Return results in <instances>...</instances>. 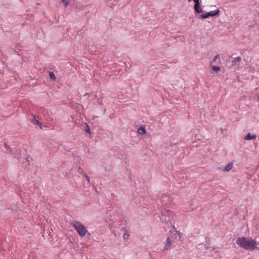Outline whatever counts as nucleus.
I'll return each mask as SVG.
<instances>
[{"label":"nucleus","mask_w":259,"mask_h":259,"mask_svg":"<svg viewBox=\"0 0 259 259\" xmlns=\"http://www.w3.org/2000/svg\"><path fill=\"white\" fill-rule=\"evenodd\" d=\"M236 243L240 247L246 250H253L256 248V242L251 239L244 237H239L236 240Z\"/></svg>","instance_id":"obj_1"},{"label":"nucleus","mask_w":259,"mask_h":259,"mask_svg":"<svg viewBox=\"0 0 259 259\" xmlns=\"http://www.w3.org/2000/svg\"><path fill=\"white\" fill-rule=\"evenodd\" d=\"M72 226L77 232L80 237H83L87 233L85 227L79 222H74L71 224Z\"/></svg>","instance_id":"obj_2"},{"label":"nucleus","mask_w":259,"mask_h":259,"mask_svg":"<svg viewBox=\"0 0 259 259\" xmlns=\"http://www.w3.org/2000/svg\"><path fill=\"white\" fill-rule=\"evenodd\" d=\"M220 12V10L218 9L215 11H211L206 13L205 14H201L200 16L202 19H206L209 17H214L218 16L219 15Z\"/></svg>","instance_id":"obj_3"},{"label":"nucleus","mask_w":259,"mask_h":259,"mask_svg":"<svg viewBox=\"0 0 259 259\" xmlns=\"http://www.w3.org/2000/svg\"><path fill=\"white\" fill-rule=\"evenodd\" d=\"M170 233H171L168 236V237H169L173 241H174V240L176 239L178 237L180 238V232L176 230V229L172 232L170 231Z\"/></svg>","instance_id":"obj_4"},{"label":"nucleus","mask_w":259,"mask_h":259,"mask_svg":"<svg viewBox=\"0 0 259 259\" xmlns=\"http://www.w3.org/2000/svg\"><path fill=\"white\" fill-rule=\"evenodd\" d=\"M173 242L174 241L169 237H168L166 239L165 244L164 245L165 249H169L170 247Z\"/></svg>","instance_id":"obj_5"},{"label":"nucleus","mask_w":259,"mask_h":259,"mask_svg":"<svg viewBox=\"0 0 259 259\" xmlns=\"http://www.w3.org/2000/svg\"><path fill=\"white\" fill-rule=\"evenodd\" d=\"M241 61V58L240 57H237L236 58H234L232 59L231 62L232 63V65H239L240 62Z\"/></svg>","instance_id":"obj_6"},{"label":"nucleus","mask_w":259,"mask_h":259,"mask_svg":"<svg viewBox=\"0 0 259 259\" xmlns=\"http://www.w3.org/2000/svg\"><path fill=\"white\" fill-rule=\"evenodd\" d=\"M233 162H229L223 169V171H229L233 168Z\"/></svg>","instance_id":"obj_7"},{"label":"nucleus","mask_w":259,"mask_h":259,"mask_svg":"<svg viewBox=\"0 0 259 259\" xmlns=\"http://www.w3.org/2000/svg\"><path fill=\"white\" fill-rule=\"evenodd\" d=\"M255 138L256 135H252L250 133H248L247 135L244 138V140H250L252 139H255Z\"/></svg>","instance_id":"obj_8"},{"label":"nucleus","mask_w":259,"mask_h":259,"mask_svg":"<svg viewBox=\"0 0 259 259\" xmlns=\"http://www.w3.org/2000/svg\"><path fill=\"white\" fill-rule=\"evenodd\" d=\"M32 116L33 117V119L32 120L33 123L40 126L41 125V123L38 121V117L34 116L33 115H32Z\"/></svg>","instance_id":"obj_9"},{"label":"nucleus","mask_w":259,"mask_h":259,"mask_svg":"<svg viewBox=\"0 0 259 259\" xmlns=\"http://www.w3.org/2000/svg\"><path fill=\"white\" fill-rule=\"evenodd\" d=\"M138 132L141 134V135H143V134H145L146 133V129L145 127H142V126H140L138 129Z\"/></svg>","instance_id":"obj_10"},{"label":"nucleus","mask_w":259,"mask_h":259,"mask_svg":"<svg viewBox=\"0 0 259 259\" xmlns=\"http://www.w3.org/2000/svg\"><path fill=\"white\" fill-rule=\"evenodd\" d=\"M84 130L89 134H91V131L89 126L87 124L84 123V125H83Z\"/></svg>","instance_id":"obj_11"},{"label":"nucleus","mask_w":259,"mask_h":259,"mask_svg":"<svg viewBox=\"0 0 259 259\" xmlns=\"http://www.w3.org/2000/svg\"><path fill=\"white\" fill-rule=\"evenodd\" d=\"M166 196L164 195V194H162V197H161V200L162 202H164L166 201V200L165 199V198H166ZM170 199L171 198L169 197H168V199L167 200V201H170Z\"/></svg>","instance_id":"obj_12"},{"label":"nucleus","mask_w":259,"mask_h":259,"mask_svg":"<svg viewBox=\"0 0 259 259\" xmlns=\"http://www.w3.org/2000/svg\"><path fill=\"white\" fill-rule=\"evenodd\" d=\"M49 75L50 76V78L53 80H55L56 79V76L55 75V74L53 72H49Z\"/></svg>","instance_id":"obj_13"},{"label":"nucleus","mask_w":259,"mask_h":259,"mask_svg":"<svg viewBox=\"0 0 259 259\" xmlns=\"http://www.w3.org/2000/svg\"><path fill=\"white\" fill-rule=\"evenodd\" d=\"M4 146H5V148L6 149H7L8 151H9L10 152H12V150L11 148L7 143L4 144Z\"/></svg>","instance_id":"obj_14"},{"label":"nucleus","mask_w":259,"mask_h":259,"mask_svg":"<svg viewBox=\"0 0 259 259\" xmlns=\"http://www.w3.org/2000/svg\"><path fill=\"white\" fill-rule=\"evenodd\" d=\"M212 69L214 71H218L220 70V67L219 66H212Z\"/></svg>","instance_id":"obj_15"},{"label":"nucleus","mask_w":259,"mask_h":259,"mask_svg":"<svg viewBox=\"0 0 259 259\" xmlns=\"http://www.w3.org/2000/svg\"><path fill=\"white\" fill-rule=\"evenodd\" d=\"M61 1L64 3L65 7H67L69 4V0H61Z\"/></svg>","instance_id":"obj_16"},{"label":"nucleus","mask_w":259,"mask_h":259,"mask_svg":"<svg viewBox=\"0 0 259 259\" xmlns=\"http://www.w3.org/2000/svg\"><path fill=\"white\" fill-rule=\"evenodd\" d=\"M161 213H162V215L163 216H164V215L166 216L167 213L169 214V210H168L167 211L166 210H165L164 211H162Z\"/></svg>","instance_id":"obj_17"},{"label":"nucleus","mask_w":259,"mask_h":259,"mask_svg":"<svg viewBox=\"0 0 259 259\" xmlns=\"http://www.w3.org/2000/svg\"><path fill=\"white\" fill-rule=\"evenodd\" d=\"M78 172L79 174H83V175H84V174H85V173L84 172L83 170L81 168H80V167L78 168Z\"/></svg>","instance_id":"obj_18"},{"label":"nucleus","mask_w":259,"mask_h":259,"mask_svg":"<svg viewBox=\"0 0 259 259\" xmlns=\"http://www.w3.org/2000/svg\"><path fill=\"white\" fill-rule=\"evenodd\" d=\"M123 237L124 239H128V238L129 237V235L128 234L125 233H124Z\"/></svg>","instance_id":"obj_19"},{"label":"nucleus","mask_w":259,"mask_h":259,"mask_svg":"<svg viewBox=\"0 0 259 259\" xmlns=\"http://www.w3.org/2000/svg\"><path fill=\"white\" fill-rule=\"evenodd\" d=\"M219 58H220V55H217L214 57V58H213V59L212 61H213V62H215V61H216V60H217V59H219Z\"/></svg>","instance_id":"obj_20"},{"label":"nucleus","mask_w":259,"mask_h":259,"mask_svg":"<svg viewBox=\"0 0 259 259\" xmlns=\"http://www.w3.org/2000/svg\"><path fill=\"white\" fill-rule=\"evenodd\" d=\"M25 159H26V161L27 162L26 165H29V161H30L29 157L27 156Z\"/></svg>","instance_id":"obj_21"},{"label":"nucleus","mask_w":259,"mask_h":259,"mask_svg":"<svg viewBox=\"0 0 259 259\" xmlns=\"http://www.w3.org/2000/svg\"><path fill=\"white\" fill-rule=\"evenodd\" d=\"M84 176H85L87 181L88 182V183H90V178L88 177L85 174H84Z\"/></svg>","instance_id":"obj_22"},{"label":"nucleus","mask_w":259,"mask_h":259,"mask_svg":"<svg viewBox=\"0 0 259 259\" xmlns=\"http://www.w3.org/2000/svg\"><path fill=\"white\" fill-rule=\"evenodd\" d=\"M161 221L164 222H165V223L168 222V220H167L166 219V218H164V219H163V218H161Z\"/></svg>","instance_id":"obj_23"},{"label":"nucleus","mask_w":259,"mask_h":259,"mask_svg":"<svg viewBox=\"0 0 259 259\" xmlns=\"http://www.w3.org/2000/svg\"><path fill=\"white\" fill-rule=\"evenodd\" d=\"M171 226H172V227L173 228H175V226H174V225H172L171 224Z\"/></svg>","instance_id":"obj_24"},{"label":"nucleus","mask_w":259,"mask_h":259,"mask_svg":"<svg viewBox=\"0 0 259 259\" xmlns=\"http://www.w3.org/2000/svg\"><path fill=\"white\" fill-rule=\"evenodd\" d=\"M118 74H119V71H118V73H117V74L116 75H118Z\"/></svg>","instance_id":"obj_25"}]
</instances>
